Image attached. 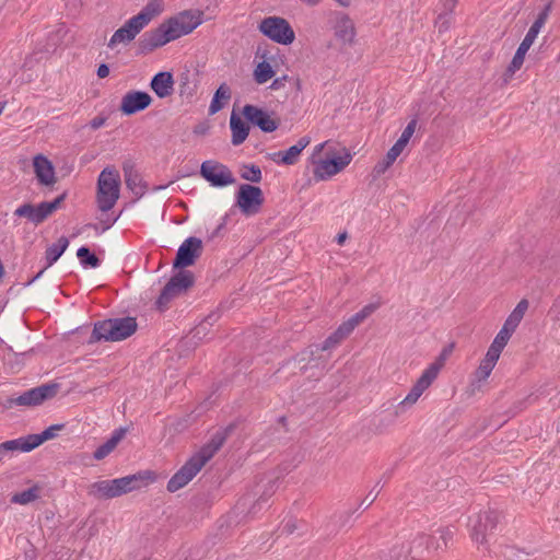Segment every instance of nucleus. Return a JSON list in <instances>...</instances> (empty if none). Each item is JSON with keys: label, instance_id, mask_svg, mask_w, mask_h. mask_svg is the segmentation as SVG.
Listing matches in <instances>:
<instances>
[{"label": "nucleus", "instance_id": "obj_16", "mask_svg": "<svg viewBox=\"0 0 560 560\" xmlns=\"http://www.w3.org/2000/svg\"><path fill=\"white\" fill-rule=\"evenodd\" d=\"M200 470L189 459L172 476L166 489L170 492H176L184 488Z\"/></svg>", "mask_w": 560, "mask_h": 560}, {"label": "nucleus", "instance_id": "obj_58", "mask_svg": "<svg viewBox=\"0 0 560 560\" xmlns=\"http://www.w3.org/2000/svg\"><path fill=\"white\" fill-rule=\"evenodd\" d=\"M172 425H173V429L175 432H182L188 428V419L187 418L177 419Z\"/></svg>", "mask_w": 560, "mask_h": 560}, {"label": "nucleus", "instance_id": "obj_4", "mask_svg": "<svg viewBox=\"0 0 560 560\" xmlns=\"http://www.w3.org/2000/svg\"><path fill=\"white\" fill-rule=\"evenodd\" d=\"M137 329V318L131 316L98 320L94 324L90 342L100 340L121 341L132 336Z\"/></svg>", "mask_w": 560, "mask_h": 560}, {"label": "nucleus", "instance_id": "obj_33", "mask_svg": "<svg viewBox=\"0 0 560 560\" xmlns=\"http://www.w3.org/2000/svg\"><path fill=\"white\" fill-rule=\"evenodd\" d=\"M493 368L494 365L483 360L480 362L478 369L474 373V378L470 383V394H475L476 390H479L481 388L482 382H485L489 377Z\"/></svg>", "mask_w": 560, "mask_h": 560}, {"label": "nucleus", "instance_id": "obj_10", "mask_svg": "<svg viewBox=\"0 0 560 560\" xmlns=\"http://www.w3.org/2000/svg\"><path fill=\"white\" fill-rule=\"evenodd\" d=\"M200 175L213 187H226L236 182L231 170L215 161H205L200 166Z\"/></svg>", "mask_w": 560, "mask_h": 560}, {"label": "nucleus", "instance_id": "obj_64", "mask_svg": "<svg viewBox=\"0 0 560 560\" xmlns=\"http://www.w3.org/2000/svg\"><path fill=\"white\" fill-rule=\"evenodd\" d=\"M376 310L375 304H368L362 310L361 313H364L365 318L369 317L372 313H374Z\"/></svg>", "mask_w": 560, "mask_h": 560}, {"label": "nucleus", "instance_id": "obj_59", "mask_svg": "<svg viewBox=\"0 0 560 560\" xmlns=\"http://www.w3.org/2000/svg\"><path fill=\"white\" fill-rule=\"evenodd\" d=\"M436 23H439L440 32L446 31L450 26L447 13L439 14Z\"/></svg>", "mask_w": 560, "mask_h": 560}, {"label": "nucleus", "instance_id": "obj_18", "mask_svg": "<svg viewBox=\"0 0 560 560\" xmlns=\"http://www.w3.org/2000/svg\"><path fill=\"white\" fill-rule=\"evenodd\" d=\"M537 35L530 31L527 32L524 39L520 44L518 48L516 49L512 61L510 62L509 67L505 70L504 77L505 81L511 78L516 70L521 69V67L524 63L525 55L533 45L535 38Z\"/></svg>", "mask_w": 560, "mask_h": 560}, {"label": "nucleus", "instance_id": "obj_56", "mask_svg": "<svg viewBox=\"0 0 560 560\" xmlns=\"http://www.w3.org/2000/svg\"><path fill=\"white\" fill-rule=\"evenodd\" d=\"M217 319V315L215 314H211L209 315L203 323H201L200 325H198L196 328H195V336H198L200 335L202 331L206 330L207 328V325H212V323Z\"/></svg>", "mask_w": 560, "mask_h": 560}, {"label": "nucleus", "instance_id": "obj_35", "mask_svg": "<svg viewBox=\"0 0 560 560\" xmlns=\"http://www.w3.org/2000/svg\"><path fill=\"white\" fill-rule=\"evenodd\" d=\"M454 349V343L448 345L447 347L443 348L439 357L435 359L433 363H431L423 372L429 374L432 378H436L440 371L445 364V361L447 357L452 353Z\"/></svg>", "mask_w": 560, "mask_h": 560}, {"label": "nucleus", "instance_id": "obj_5", "mask_svg": "<svg viewBox=\"0 0 560 560\" xmlns=\"http://www.w3.org/2000/svg\"><path fill=\"white\" fill-rule=\"evenodd\" d=\"M58 383H46L40 386L31 388L18 397H9L0 402L2 410L12 409L14 406L36 407L45 401L52 399L59 390Z\"/></svg>", "mask_w": 560, "mask_h": 560}, {"label": "nucleus", "instance_id": "obj_38", "mask_svg": "<svg viewBox=\"0 0 560 560\" xmlns=\"http://www.w3.org/2000/svg\"><path fill=\"white\" fill-rule=\"evenodd\" d=\"M235 429L236 423L232 422L225 428H221L218 431H215V433L211 436L209 441V443L212 445L211 447H213L215 451H219L223 446L228 438L235 431Z\"/></svg>", "mask_w": 560, "mask_h": 560}, {"label": "nucleus", "instance_id": "obj_25", "mask_svg": "<svg viewBox=\"0 0 560 560\" xmlns=\"http://www.w3.org/2000/svg\"><path fill=\"white\" fill-rule=\"evenodd\" d=\"M126 186L137 196L144 194L145 186L142 178L131 162H125L122 166Z\"/></svg>", "mask_w": 560, "mask_h": 560}, {"label": "nucleus", "instance_id": "obj_51", "mask_svg": "<svg viewBox=\"0 0 560 560\" xmlns=\"http://www.w3.org/2000/svg\"><path fill=\"white\" fill-rule=\"evenodd\" d=\"M380 482H377L369 492L368 494L361 500L360 508L368 509L370 508L373 502L376 500L381 492Z\"/></svg>", "mask_w": 560, "mask_h": 560}, {"label": "nucleus", "instance_id": "obj_46", "mask_svg": "<svg viewBox=\"0 0 560 560\" xmlns=\"http://www.w3.org/2000/svg\"><path fill=\"white\" fill-rule=\"evenodd\" d=\"M551 10V3L546 4L541 12L537 15L535 22L532 24L528 31L538 35L540 28L546 23L549 12Z\"/></svg>", "mask_w": 560, "mask_h": 560}, {"label": "nucleus", "instance_id": "obj_36", "mask_svg": "<svg viewBox=\"0 0 560 560\" xmlns=\"http://www.w3.org/2000/svg\"><path fill=\"white\" fill-rule=\"evenodd\" d=\"M212 445L208 442L206 443L196 454H194L189 460L201 470V468L215 455L218 451H215Z\"/></svg>", "mask_w": 560, "mask_h": 560}, {"label": "nucleus", "instance_id": "obj_1", "mask_svg": "<svg viewBox=\"0 0 560 560\" xmlns=\"http://www.w3.org/2000/svg\"><path fill=\"white\" fill-rule=\"evenodd\" d=\"M199 16L183 12L161 23L158 27L145 32L138 42L139 54L147 55L167 43L191 33L200 25Z\"/></svg>", "mask_w": 560, "mask_h": 560}, {"label": "nucleus", "instance_id": "obj_7", "mask_svg": "<svg viewBox=\"0 0 560 560\" xmlns=\"http://www.w3.org/2000/svg\"><path fill=\"white\" fill-rule=\"evenodd\" d=\"M195 283V276L189 270H180L175 273L162 289L155 304L158 310L163 311L176 296L185 293Z\"/></svg>", "mask_w": 560, "mask_h": 560}, {"label": "nucleus", "instance_id": "obj_27", "mask_svg": "<svg viewBox=\"0 0 560 560\" xmlns=\"http://www.w3.org/2000/svg\"><path fill=\"white\" fill-rule=\"evenodd\" d=\"M454 536V529L451 527L440 528L434 534L430 535L427 540V547L434 551L445 550L448 541Z\"/></svg>", "mask_w": 560, "mask_h": 560}, {"label": "nucleus", "instance_id": "obj_21", "mask_svg": "<svg viewBox=\"0 0 560 560\" xmlns=\"http://www.w3.org/2000/svg\"><path fill=\"white\" fill-rule=\"evenodd\" d=\"M68 246L69 240L66 236H60L56 243L49 245L45 252L46 266L32 279V281L38 279L48 267L52 266L65 253Z\"/></svg>", "mask_w": 560, "mask_h": 560}, {"label": "nucleus", "instance_id": "obj_29", "mask_svg": "<svg viewBox=\"0 0 560 560\" xmlns=\"http://www.w3.org/2000/svg\"><path fill=\"white\" fill-rule=\"evenodd\" d=\"M308 143L310 138L302 137L299 139L296 144L290 147L285 151L276 152V155H281V159L279 160L280 163L285 165H293L298 162L299 155L308 145Z\"/></svg>", "mask_w": 560, "mask_h": 560}, {"label": "nucleus", "instance_id": "obj_53", "mask_svg": "<svg viewBox=\"0 0 560 560\" xmlns=\"http://www.w3.org/2000/svg\"><path fill=\"white\" fill-rule=\"evenodd\" d=\"M365 319L364 313L358 312L352 315L348 320L343 322V326L347 327L349 332L351 334L354 328L360 325Z\"/></svg>", "mask_w": 560, "mask_h": 560}, {"label": "nucleus", "instance_id": "obj_44", "mask_svg": "<svg viewBox=\"0 0 560 560\" xmlns=\"http://www.w3.org/2000/svg\"><path fill=\"white\" fill-rule=\"evenodd\" d=\"M322 345H312L304 351L298 354L299 362H311L319 358V353L323 352Z\"/></svg>", "mask_w": 560, "mask_h": 560}, {"label": "nucleus", "instance_id": "obj_34", "mask_svg": "<svg viewBox=\"0 0 560 560\" xmlns=\"http://www.w3.org/2000/svg\"><path fill=\"white\" fill-rule=\"evenodd\" d=\"M400 151L393 145L386 153V155L378 161L373 167V176L380 177L383 175L396 161V159L400 155Z\"/></svg>", "mask_w": 560, "mask_h": 560}, {"label": "nucleus", "instance_id": "obj_45", "mask_svg": "<svg viewBox=\"0 0 560 560\" xmlns=\"http://www.w3.org/2000/svg\"><path fill=\"white\" fill-rule=\"evenodd\" d=\"M551 10V3L546 4L541 12L537 15L535 22L532 24L528 31L538 35L540 28L546 23L549 12Z\"/></svg>", "mask_w": 560, "mask_h": 560}, {"label": "nucleus", "instance_id": "obj_23", "mask_svg": "<svg viewBox=\"0 0 560 560\" xmlns=\"http://www.w3.org/2000/svg\"><path fill=\"white\" fill-rule=\"evenodd\" d=\"M433 382L434 378H432L429 374L423 372L421 376L417 380L415 385L411 387L409 394L399 402V406L404 407L407 405H413L420 398L423 392L431 386Z\"/></svg>", "mask_w": 560, "mask_h": 560}, {"label": "nucleus", "instance_id": "obj_31", "mask_svg": "<svg viewBox=\"0 0 560 560\" xmlns=\"http://www.w3.org/2000/svg\"><path fill=\"white\" fill-rule=\"evenodd\" d=\"M529 302L526 299H522L509 317L505 319L502 327L506 328L511 332H514L520 323L522 322L526 311L528 310Z\"/></svg>", "mask_w": 560, "mask_h": 560}, {"label": "nucleus", "instance_id": "obj_49", "mask_svg": "<svg viewBox=\"0 0 560 560\" xmlns=\"http://www.w3.org/2000/svg\"><path fill=\"white\" fill-rule=\"evenodd\" d=\"M18 451H20V450H19L16 440H10V441L0 443V458L2 459V462L7 457H10L14 452H18Z\"/></svg>", "mask_w": 560, "mask_h": 560}, {"label": "nucleus", "instance_id": "obj_48", "mask_svg": "<svg viewBox=\"0 0 560 560\" xmlns=\"http://www.w3.org/2000/svg\"><path fill=\"white\" fill-rule=\"evenodd\" d=\"M67 198V191L59 195L57 198H55L52 201H43V208L46 211L47 218L51 215L57 209L60 208L61 203Z\"/></svg>", "mask_w": 560, "mask_h": 560}, {"label": "nucleus", "instance_id": "obj_6", "mask_svg": "<svg viewBox=\"0 0 560 560\" xmlns=\"http://www.w3.org/2000/svg\"><path fill=\"white\" fill-rule=\"evenodd\" d=\"M120 178L116 170L106 167L97 179L96 201L101 211H109L119 198Z\"/></svg>", "mask_w": 560, "mask_h": 560}, {"label": "nucleus", "instance_id": "obj_63", "mask_svg": "<svg viewBox=\"0 0 560 560\" xmlns=\"http://www.w3.org/2000/svg\"><path fill=\"white\" fill-rule=\"evenodd\" d=\"M410 139L406 138V137H402L400 136L398 138V140L394 143V145L400 151L402 152V150L406 148V145L408 144Z\"/></svg>", "mask_w": 560, "mask_h": 560}, {"label": "nucleus", "instance_id": "obj_22", "mask_svg": "<svg viewBox=\"0 0 560 560\" xmlns=\"http://www.w3.org/2000/svg\"><path fill=\"white\" fill-rule=\"evenodd\" d=\"M14 215L19 218H26L35 225L43 223L47 219L46 211L44 210L42 202L37 206L30 202L23 203L15 209Z\"/></svg>", "mask_w": 560, "mask_h": 560}, {"label": "nucleus", "instance_id": "obj_24", "mask_svg": "<svg viewBox=\"0 0 560 560\" xmlns=\"http://www.w3.org/2000/svg\"><path fill=\"white\" fill-rule=\"evenodd\" d=\"M230 129L232 131L231 142L233 145L242 144L249 135V122L244 121L238 115L234 112L230 117Z\"/></svg>", "mask_w": 560, "mask_h": 560}, {"label": "nucleus", "instance_id": "obj_39", "mask_svg": "<svg viewBox=\"0 0 560 560\" xmlns=\"http://www.w3.org/2000/svg\"><path fill=\"white\" fill-rule=\"evenodd\" d=\"M15 440L18 441L19 450L25 453L33 451L44 443L39 434H28Z\"/></svg>", "mask_w": 560, "mask_h": 560}, {"label": "nucleus", "instance_id": "obj_12", "mask_svg": "<svg viewBox=\"0 0 560 560\" xmlns=\"http://www.w3.org/2000/svg\"><path fill=\"white\" fill-rule=\"evenodd\" d=\"M203 250L202 241L196 236L186 238L177 249L173 268L185 270V268L195 265L196 260L201 256Z\"/></svg>", "mask_w": 560, "mask_h": 560}, {"label": "nucleus", "instance_id": "obj_28", "mask_svg": "<svg viewBox=\"0 0 560 560\" xmlns=\"http://www.w3.org/2000/svg\"><path fill=\"white\" fill-rule=\"evenodd\" d=\"M336 37L343 44L352 45L355 37V27L352 20L348 15H343L336 25Z\"/></svg>", "mask_w": 560, "mask_h": 560}, {"label": "nucleus", "instance_id": "obj_11", "mask_svg": "<svg viewBox=\"0 0 560 560\" xmlns=\"http://www.w3.org/2000/svg\"><path fill=\"white\" fill-rule=\"evenodd\" d=\"M245 120L259 128L262 132L270 133L276 131L280 126V118L272 117L271 114L256 105L246 104L242 109Z\"/></svg>", "mask_w": 560, "mask_h": 560}, {"label": "nucleus", "instance_id": "obj_30", "mask_svg": "<svg viewBox=\"0 0 560 560\" xmlns=\"http://www.w3.org/2000/svg\"><path fill=\"white\" fill-rule=\"evenodd\" d=\"M232 95L231 89L226 83H221L213 94L212 101L209 106V115H214L220 112Z\"/></svg>", "mask_w": 560, "mask_h": 560}, {"label": "nucleus", "instance_id": "obj_54", "mask_svg": "<svg viewBox=\"0 0 560 560\" xmlns=\"http://www.w3.org/2000/svg\"><path fill=\"white\" fill-rule=\"evenodd\" d=\"M65 428V424H52L45 429L42 433H39L43 442L45 443L48 440L54 439L57 435V432L62 430Z\"/></svg>", "mask_w": 560, "mask_h": 560}, {"label": "nucleus", "instance_id": "obj_32", "mask_svg": "<svg viewBox=\"0 0 560 560\" xmlns=\"http://www.w3.org/2000/svg\"><path fill=\"white\" fill-rule=\"evenodd\" d=\"M277 479H271L265 486L262 493L259 498L253 503L250 509L248 510V514L256 515L267 503L268 500L275 494L277 489Z\"/></svg>", "mask_w": 560, "mask_h": 560}, {"label": "nucleus", "instance_id": "obj_40", "mask_svg": "<svg viewBox=\"0 0 560 560\" xmlns=\"http://www.w3.org/2000/svg\"><path fill=\"white\" fill-rule=\"evenodd\" d=\"M197 85L190 81V71L186 70L179 75V95L191 97L196 93Z\"/></svg>", "mask_w": 560, "mask_h": 560}, {"label": "nucleus", "instance_id": "obj_19", "mask_svg": "<svg viewBox=\"0 0 560 560\" xmlns=\"http://www.w3.org/2000/svg\"><path fill=\"white\" fill-rule=\"evenodd\" d=\"M37 180L45 186L55 184V170L52 163L44 155L38 154L33 161Z\"/></svg>", "mask_w": 560, "mask_h": 560}, {"label": "nucleus", "instance_id": "obj_13", "mask_svg": "<svg viewBox=\"0 0 560 560\" xmlns=\"http://www.w3.org/2000/svg\"><path fill=\"white\" fill-rule=\"evenodd\" d=\"M501 513L497 510L489 509L488 511L478 514L475 524L472 525L471 538L478 544L486 545L488 536H490L497 528Z\"/></svg>", "mask_w": 560, "mask_h": 560}, {"label": "nucleus", "instance_id": "obj_26", "mask_svg": "<svg viewBox=\"0 0 560 560\" xmlns=\"http://www.w3.org/2000/svg\"><path fill=\"white\" fill-rule=\"evenodd\" d=\"M127 431L128 429L124 427L116 429L113 432L112 436L104 444H102L95 450V452L93 453V457L96 460L105 458L116 448L118 443L125 438Z\"/></svg>", "mask_w": 560, "mask_h": 560}, {"label": "nucleus", "instance_id": "obj_20", "mask_svg": "<svg viewBox=\"0 0 560 560\" xmlns=\"http://www.w3.org/2000/svg\"><path fill=\"white\" fill-rule=\"evenodd\" d=\"M152 91L158 97L164 98L172 95L174 91V79L173 74L168 71H161L156 73L150 83Z\"/></svg>", "mask_w": 560, "mask_h": 560}, {"label": "nucleus", "instance_id": "obj_37", "mask_svg": "<svg viewBox=\"0 0 560 560\" xmlns=\"http://www.w3.org/2000/svg\"><path fill=\"white\" fill-rule=\"evenodd\" d=\"M350 335L347 327L343 324L339 325V327L331 332L325 341L322 343L323 350H329L338 346L342 340H345Z\"/></svg>", "mask_w": 560, "mask_h": 560}, {"label": "nucleus", "instance_id": "obj_3", "mask_svg": "<svg viewBox=\"0 0 560 560\" xmlns=\"http://www.w3.org/2000/svg\"><path fill=\"white\" fill-rule=\"evenodd\" d=\"M164 11L163 0H150L142 10L118 28L108 42L113 48L118 43H130L158 15Z\"/></svg>", "mask_w": 560, "mask_h": 560}, {"label": "nucleus", "instance_id": "obj_62", "mask_svg": "<svg viewBox=\"0 0 560 560\" xmlns=\"http://www.w3.org/2000/svg\"><path fill=\"white\" fill-rule=\"evenodd\" d=\"M287 75H282V77H279V78H276L270 88L273 89V90H278L280 88H282L284 85V81H287Z\"/></svg>", "mask_w": 560, "mask_h": 560}, {"label": "nucleus", "instance_id": "obj_17", "mask_svg": "<svg viewBox=\"0 0 560 560\" xmlns=\"http://www.w3.org/2000/svg\"><path fill=\"white\" fill-rule=\"evenodd\" d=\"M256 56L262 60L256 66L254 70V80L258 84H264L269 81L276 73L268 61L269 59H272V56L267 47H262L260 45L257 47Z\"/></svg>", "mask_w": 560, "mask_h": 560}, {"label": "nucleus", "instance_id": "obj_55", "mask_svg": "<svg viewBox=\"0 0 560 560\" xmlns=\"http://www.w3.org/2000/svg\"><path fill=\"white\" fill-rule=\"evenodd\" d=\"M502 350L499 349L498 347L493 346L492 343L490 345L487 353H486V357L483 359V361L492 364L495 366L499 358H500V354H501Z\"/></svg>", "mask_w": 560, "mask_h": 560}, {"label": "nucleus", "instance_id": "obj_8", "mask_svg": "<svg viewBox=\"0 0 560 560\" xmlns=\"http://www.w3.org/2000/svg\"><path fill=\"white\" fill-rule=\"evenodd\" d=\"M259 32L272 42L281 45H290L295 39V33L290 23L280 16H268L258 25Z\"/></svg>", "mask_w": 560, "mask_h": 560}, {"label": "nucleus", "instance_id": "obj_14", "mask_svg": "<svg viewBox=\"0 0 560 560\" xmlns=\"http://www.w3.org/2000/svg\"><path fill=\"white\" fill-rule=\"evenodd\" d=\"M152 97L143 91H130L121 100L119 110L127 116L137 114L148 108L152 103Z\"/></svg>", "mask_w": 560, "mask_h": 560}, {"label": "nucleus", "instance_id": "obj_42", "mask_svg": "<svg viewBox=\"0 0 560 560\" xmlns=\"http://www.w3.org/2000/svg\"><path fill=\"white\" fill-rule=\"evenodd\" d=\"M77 256L80 259L81 264L86 267L96 268L100 266L101 260L98 257L90 250L89 247L82 246L78 249Z\"/></svg>", "mask_w": 560, "mask_h": 560}, {"label": "nucleus", "instance_id": "obj_52", "mask_svg": "<svg viewBox=\"0 0 560 560\" xmlns=\"http://www.w3.org/2000/svg\"><path fill=\"white\" fill-rule=\"evenodd\" d=\"M365 319L364 313L358 312L352 315L348 320L343 322V326L347 327L349 332L351 334L354 328L360 325Z\"/></svg>", "mask_w": 560, "mask_h": 560}, {"label": "nucleus", "instance_id": "obj_2", "mask_svg": "<svg viewBox=\"0 0 560 560\" xmlns=\"http://www.w3.org/2000/svg\"><path fill=\"white\" fill-rule=\"evenodd\" d=\"M155 479L153 471L142 470L121 478L96 481L89 487V495L98 500H108L147 487Z\"/></svg>", "mask_w": 560, "mask_h": 560}, {"label": "nucleus", "instance_id": "obj_61", "mask_svg": "<svg viewBox=\"0 0 560 560\" xmlns=\"http://www.w3.org/2000/svg\"><path fill=\"white\" fill-rule=\"evenodd\" d=\"M96 73L98 78L104 79L109 74V67L106 63H101Z\"/></svg>", "mask_w": 560, "mask_h": 560}, {"label": "nucleus", "instance_id": "obj_43", "mask_svg": "<svg viewBox=\"0 0 560 560\" xmlns=\"http://www.w3.org/2000/svg\"><path fill=\"white\" fill-rule=\"evenodd\" d=\"M38 498V488L32 487L27 490H24L22 492L15 493L11 498L12 503H19V504H27Z\"/></svg>", "mask_w": 560, "mask_h": 560}, {"label": "nucleus", "instance_id": "obj_57", "mask_svg": "<svg viewBox=\"0 0 560 560\" xmlns=\"http://www.w3.org/2000/svg\"><path fill=\"white\" fill-rule=\"evenodd\" d=\"M417 124H418L417 118H412L408 122V125L406 126V128L404 129V131H402V133L400 136L410 139L412 137L415 130H416Z\"/></svg>", "mask_w": 560, "mask_h": 560}, {"label": "nucleus", "instance_id": "obj_9", "mask_svg": "<svg viewBox=\"0 0 560 560\" xmlns=\"http://www.w3.org/2000/svg\"><path fill=\"white\" fill-rule=\"evenodd\" d=\"M265 198L260 187L242 184L236 192V206L244 215H254L260 211Z\"/></svg>", "mask_w": 560, "mask_h": 560}, {"label": "nucleus", "instance_id": "obj_15", "mask_svg": "<svg viewBox=\"0 0 560 560\" xmlns=\"http://www.w3.org/2000/svg\"><path fill=\"white\" fill-rule=\"evenodd\" d=\"M351 155L346 153L343 156L320 160L314 168V178L317 180H324L338 174L351 162Z\"/></svg>", "mask_w": 560, "mask_h": 560}, {"label": "nucleus", "instance_id": "obj_47", "mask_svg": "<svg viewBox=\"0 0 560 560\" xmlns=\"http://www.w3.org/2000/svg\"><path fill=\"white\" fill-rule=\"evenodd\" d=\"M502 555L506 560H527L528 557L527 552L514 546H505Z\"/></svg>", "mask_w": 560, "mask_h": 560}, {"label": "nucleus", "instance_id": "obj_60", "mask_svg": "<svg viewBox=\"0 0 560 560\" xmlns=\"http://www.w3.org/2000/svg\"><path fill=\"white\" fill-rule=\"evenodd\" d=\"M106 122V118L103 117V116H96L94 117L91 121H90V127L93 129V130H96L98 128H101L102 126H104V124Z\"/></svg>", "mask_w": 560, "mask_h": 560}, {"label": "nucleus", "instance_id": "obj_50", "mask_svg": "<svg viewBox=\"0 0 560 560\" xmlns=\"http://www.w3.org/2000/svg\"><path fill=\"white\" fill-rule=\"evenodd\" d=\"M512 335L513 332L502 327L500 331L497 334L495 338L493 339L492 345L503 350Z\"/></svg>", "mask_w": 560, "mask_h": 560}, {"label": "nucleus", "instance_id": "obj_41", "mask_svg": "<svg viewBox=\"0 0 560 560\" xmlns=\"http://www.w3.org/2000/svg\"><path fill=\"white\" fill-rule=\"evenodd\" d=\"M241 178L252 183H260L262 178L261 170L255 164H244L241 168Z\"/></svg>", "mask_w": 560, "mask_h": 560}]
</instances>
